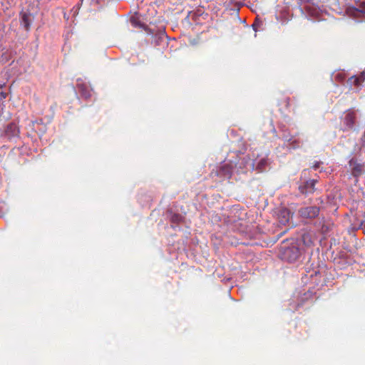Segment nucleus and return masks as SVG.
I'll return each instance as SVG.
<instances>
[{"label":"nucleus","mask_w":365,"mask_h":365,"mask_svg":"<svg viewBox=\"0 0 365 365\" xmlns=\"http://www.w3.org/2000/svg\"><path fill=\"white\" fill-rule=\"evenodd\" d=\"M247 163V160L243 159H240L237 162H227L223 164L220 165L216 168V169H213L210 173V177H218L222 180L227 179L230 180L232 178L234 166H237V164L240 165L239 168L237 169L236 172L238 173H245L244 168Z\"/></svg>","instance_id":"f257e3e1"},{"label":"nucleus","mask_w":365,"mask_h":365,"mask_svg":"<svg viewBox=\"0 0 365 365\" xmlns=\"http://www.w3.org/2000/svg\"><path fill=\"white\" fill-rule=\"evenodd\" d=\"M280 255L282 260L294 262L301 256V251L297 245H292L289 247H282Z\"/></svg>","instance_id":"f03ea898"},{"label":"nucleus","mask_w":365,"mask_h":365,"mask_svg":"<svg viewBox=\"0 0 365 365\" xmlns=\"http://www.w3.org/2000/svg\"><path fill=\"white\" fill-rule=\"evenodd\" d=\"M299 215L304 219H312L316 217L319 212V208L317 206L302 207L299 210Z\"/></svg>","instance_id":"7ed1b4c3"},{"label":"nucleus","mask_w":365,"mask_h":365,"mask_svg":"<svg viewBox=\"0 0 365 365\" xmlns=\"http://www.w3.org/2000/svg\"><path fill=\"white\" fill-rule=\"evenodd\" d=\"M349 165L351 167V174L354 177L358 178L365 173V165L359 163L354 158L350 160Z\"/></svg>","instance_id":"20e7f679"},{"label":"nucleus","mask_w":365,"mask_h":365,"mask_svg":"<svg viewBox=\"0 0 365 365\" xmlns=\"http://www.w3.org/2000/svg\"><path fill=\"white\" fill-rule=\"evenodd\" d=\"M316 180H307L299 186V190L302 194L312 193L314 191Z\"/></svg>","instance_id":"39448f33"},{"label":"nucleus","mask_w":365,"mask_h":365,"mask_svg":"<svg viewBox=\"0 0 365 365\" xmlns=\"http://www.w3.org/2000/svg\"><path fill=\"white\" fill-rule=\"evenodd\" d=\"M291 217V212L287 208H282L278 212L279 222L283 225L289 222Z\"/></svg>","instance_id":"423d86ee"},{"label":"nucleus","mask_w":365,"mask_h":365,"mask_svg":"<svg viewBox=\"0 0 365 365\" xmlns=\"http://www.w3.org/2000/svg\"><path fill=\"white\" fill-rule=\"evenodd\" d=\"M19 134V129L16 123H9L5 130V135L8 138H11L15 136H18Z\"/></svg>","instance_id":"0eeeda50"},{"label":"nucleus","mask_w":365,"mask_h":365,"mask_svg":"<svg viewBox=\"0 0 365 365\" xmlns=\"http://www.w3.org/2000/svg\"><path fill=\"white\" fill-rule=\"evenodd\" d=\"M355 3L357 8L353 9H349L348 12L354 16H356L360 13L365 14V0H355Z\"/></svg>","instance_id":"6e6552de"},{"label":"nucleus","mask_w":365,"mask_h":365,"mask_svg":"<svg viewBox=\"0 0 365 365\" xmlns=\"http://www.w3.org/2000/svg\"><path fill=\"white\" fill-rule=\"evenodd\" d=\"M282 138L289 143V145L293 149L298 148L302 145V141L299 138H296L293 136L289 137L288 135H284Z\"/></svg>","instance_id":"1a4fd4ad"},{"label":"nucleus","mask_w":365,"mask_h":365,"mask_svg":"<svg viewBox=\"0 0 365 365\" xmlns=\"http://www.w3.org/2000/svg\"><path fill=\"white\" fill-rule=\"evenodd\" d=\"M356 114L354 111H349L344 118V123L349 128H352L354 125Z\"/></svg>","instance_id":"9d476101"},{"label":"nucleus","mask_w":365,"mask_h":365,"mask_svg":"<svg viewBox=\"0 0 365 365\" xmlns=\"http://www.w3.org/2000/svg\"><path fill=\"white\" fill-rule=\"evenodd\" d=\"M78 88L81 95L85 98H88L91 96V91L84 85H79Z\"/></svg>","instance_id":"9b49d317"},{"label":"nucleus","mask_w":365,"mask_h":365,"mask_svg":"<svg viewBox=\"0 0 365 365\" xmlns=\"http://www.w3.org/2000/svg\"><path fill=\"white\" fill-rule=\"evenodd\" d=\"M346 73L344 71H338L334 74V81L339 83H342L346 78Z\"/></svg>","instance_id":"f8f14e48"},{"label":"nucleus","mask_w":365,"mask_h":365,"mask_svg":"<svg viewBox=\"0 0 365 365\" xmlns=\"http://www.w3.org/2000/svg\"><path fill=\"white\" fill-rule=\"evenodd\" d=\"M182 220L183 217L177 213H172L170 218V222L174 224H179L182 221Z\"/></svg>","instance_id":"ddd939ff"},{"label":"nucleus","mask_w":365,"mask_h":365,"mask_svg":"<svg viewBox=\"0 0 365 365\" xmlns=\"http://www.w3.org/2000/svg\"><path fill=\"white\" fill-rule=\"evenodd\" d=\"M21 23L26 30L29 29L30 26V16L28 14H23L21 16Z\"/></svg>","instance_id":"4468645a"},{"label":"nucleus","mask_w":365,"mask_h":365,"mask_svg":"<svg viewBox=\"0 0 365 365\" xmlns=\"http://www.w3.org/2000/svg\"><path fill=\"white\" fill-rule=\"evenodd\" d=\"M347 83L351 87L352 86L359 87L361 84L356 76H353L350 77L348 79Z\"/></svg>","instance_id":"2eb2a0df"},{"label":"nucleus","mask_w":365,"mask_h":365,"mask_svg":"<svg viewBox=\"0 0 365 365\" xmlns=\"http://www.w3.org/2000/svg\"><path fill=\"white\" fill-rule=\"evenodd\" d=\"M267 160L265 159L260 160V161L258 163V165L257 166V169L259 172H262L264 170V168L267 165Z\"/></svg>","instance_id":"dca6fc26"},{"label":"nucleus","mask_w":365,"mask_h":365,"mask_svg":"<svg viewBox=\"0 0 365 365\" xmlns=\"http://www.w3.org/2000/svg\"><path fill=\"white\" fill-rule=\"evenodd\" d=\"M262 21H258L257 19H256V21L254 22V24H252V27L253 29L256 31L258 27H259V26L262 24Z\"/></svg>","instance_id":"f3484780"},{"label":"nucleus","mask_w":365,"mask_h":365,"mask_svg":"<svg viewBox=\"0 0 365 365\" xmlns=\"http://www.w3.org/2000/svg\"><path fill=\"white\" fill-rule=\"evenodd\" d=\"M356 76L359 78L361 83L364 81V80H365V73L364 72L361 73L359 76Z\"/></svg>","instance_id":"a211bd4d"},{"label":"nucleus","mask_w":365,"mask_h":365,"mask_svg":"<svg viewBox=\"0 0 365 365\" xmlns=\"http://www.w3.org/2000/svg\"><path fill=\"white\" fill-rule=\"evenodd\" d=\"M282 103H284L285 107H288L289 105V98H285L283 101L282 102Z\"/></svg>","instance_id":"6ab92c4d"},{"label":"nucleus","mask_w":365,"mask_h":365,"mask_svg":"<svg viewBox=\"0 0 365 365\" xmlns=\"http://www.w3.org/2000/svg\"><path fill=\"white\" fill-rule=\"evenodd\" d=\"M321 162H317L314 165H313V168L314 170H317L319 168L320 165H321Z\"/></svg>","instance_id":"aec40b11"},{"label":"nucleus","mask_w":365,"mask_h":365,"mask_svg":"<svg viewBox=\"0 0 365 365\" xmlns=\"http://www.w3.org/2000/svg\"><path fill=\"white\" fill-rule=\"evenodd\" d=\"M361 225L365 228V220L361 222Z\"/></svg>","instance_id":"412c9836"},{"label":"nucleus","mask_w":365,"mask_h":365,"mask_svg":"<svg viewBox=\"0 0 365 365\" xmlns=\"http://www.w3.org/2000/svg\"><path fill=\"white\" fill-rule=\"evenodd\" d=\"M306 235H303L304 240H305Z\"/></svg>","instance_id":"4be33fe9"},{"label":"nucleus","mask_w":365,"mask_h":365,"mask_svg":"<svg viewBox=\"0 0 365 365\" xmlns=\"http://www.w3.org/2000/svg\"><path fill=\"white\" fill-rule=\"evenodd\" d=\"M1 95H2V96H4V98H5V96L3 93H1Z\"/></svg>","instance_id":"5701e85b"},{"label":"nucleus","mask_w":365,"mask_h":365,"mask_svg":"<svg viewBox=\"0 0 365 365\" xmlns=\"http://www.w3.org/2000/svg\"><path fill=\"white\" fill-rule=\"evenodd\" d=\"M1 86H0V88H1Z\"/></svg>","instance_id":"b1692460"}]
</instances>
